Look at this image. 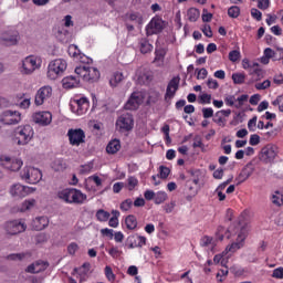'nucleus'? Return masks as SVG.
<instances>
[{"instance_id": "f257e3e1", "label": "nucleus", "mask_w": 283, "mask_h": 283, "mask_svg": "<svg viewBox=\"0 0 283 283\" xmlns=\"http://www.w3.org/2000/svg\"><path fill=\"white\" fill-rule=\"evenodd\" d=\"M235 231H233V226H231L229 229L226 230L224 227L219 226L217 228V232H216V239L219 240L220 242H222V240H224V238H227V240H229L231 238V235H235V233H238L237 237V242H233L232 244L228 245L222 253L220 254H216L213 258V262L214 264H222V266H224L227 260H229L230 255H233V253H235V251H240V249H242V247H244V241L247 240V237L249 235V229L247 228V226H243L240 228V224H238L235 228Z\"/></svg>"}, {"instance_id": "f03ea898", "label": "nucleus", "mask_w": 283, "mask_h": 283, "mask_svg": "<svg viewBox=\"0 0 283 283\" xmlns=\"http://www.w3.org/2000/svg\"><path fill=\"white\" fill-rule=\"evenodd\" d=\"M57 198L67 205H83L87 200V195L76 188H66L57 192Z\"/></svg>"}, {"instance_id": "7ed1b4c3", "label": "nucleus", "mask_w": 283, "mask_h": 283, "mask_svg": "<svg viewBox=\"0 0 283 283\" xmlns=\"http://www.w3.org/2000/svg\"><path fill=\"white\" fill-rule=\"evenodd\" d=\"M75 74L86 83H96L101 78V71L90 64H81L75 67Z\"/></svg>"}, {"instance_id": "20e7f679", "label": "nucleus", "mask_w": 283, "mask_h": 283, "mask_svg": "<svg viewBox=\"0 0 283 283\" xmlns=\"http://www.w3.org/2000/svg\"><path fill=\"white\" fill-rule=\"evenodd\" d=\"M34 138V128L30 125L18 126L13 132V139L17 145H28Z\"/></svg>"}, {"instance_id": "39448f33", "label": "nucleus", "mask_w": 283, "mask_h": 283, "mask_svg": "<svg viewBox=\"0 0 283 283\" xmlns=\"http://www.w3.org/2000/svg\"><path fill=\"white\" fill-rule=\"evenodd\" d=\"M65 70H67V61L64 59L53 60L48 66V77L51 81H56L59 76H63Z\"/></svg>"}, {"instance_id": "423d86ee", "label": "nucleus", "mask_w": 283, "mask_h": 283, "mask_svg": "<svg viewBox=\"0 0 283 283\" xmlns=\"http://www.w3.org/2000/svg\"><path fill=\"white\" fill-rule=\"evenodd\" d=\"M20 178L29 185H36L43 178V172L35 167H24L20 172Z\"/></svg>"}, {"instance_id": "0eeeda50", "label": "nucleus", "mask_w": 283, "mask_h": 283, "mask_svg": "<svg viewBox=\"0 0 283 283\" xmlns=\"http://www.w3.org/2000/svg\"><path fill=\"white\" fill-rule=\"evenodd\" d=\"M117 132L125 134L134 129V115L132 113H123L115 123Z\"/></svg>"}, {"instance_id": "6e6552de", "label": "nucleus", "mask_w": 283, "mask_h": 283, "mask_svg": "<svg viewBox=\"0 0 283 283\" xmlns=\"http://www.w3.org/2000/svg\"><path fill=\"white\" fill-rule=\"evenodd\" d=\"M165 30V22L160 15L151 18L149 23L146 25L147 36H154V34H160Z\"/></svg>"}, {"instance_id": "1a4fd4ad", "label": "nucleus", "mask_w": 283, "mask_h": 283, "mask_svg": "<svg viewBox=\"0 0 283 283\" xmlns=\"http://www.w3.org/2000/svg\"><path fill=\"white\" fill-rule=\"evenodd\" d=\"M66 136L72 147H80V145L85 143V130L82 128H71L67 130Z\"/></svg>"}, {"instance_id": "9d476101", "label": "nucleus", "mask_w": 283, "mask_h": 283, "mask_svg": "<svg viewBox=\"0 0 283 283\" xmlns=\"http://www.w3.org/2000/svg\"><path fill=\"white\" fill-rule=\"evenodd\" d=\"M277 147L273 144H268L261 149L260 158L265 165H271L277 158Z\"/></svg>"}, {"instance_id": "9b49d317", "label": "nucleus", "mask_w": 283, "mask_h": 283, "mask_svg": "<svg viewBox=\"0 0 283 283\" xmlns=\"http://www.w3.org/2000/svg\"><path fill=\"white\" fill-rule=\"evenodd\" d=\"M41 67V59L29 55L22 61V74H32L35 70Z\"/></svg>"}, {"instance_id": "f8f14e48", "label": "nucleus", "mask_w": 283, "mask_h": 283, "mask_svg": "<svg viewBox=\"0 0 283 283\" xmlns=\"http://www.w3.org/2000/svg\"><path fill=\"white\" fill-rule=\"evenodd\" d=\"M0 165L4 169H8V171H19V169H21V167H23V160L17 159V158H11L8 156H1Z\"/></svg>"}, {"instance_id": "ddd939ff", "label": "nucleus", "mask_w": 283, "mask_h": 283, "mask_svg": "<svg viewBox=\"0 0 283 283\" xmlns=\"http://www.w3.org/2000/svg\"><path fill=\"white\" fill-rule=\"evenodd\" d=\"M90 109V99L86 97H82L80 99H75L71 103V112L76 114L77 116H83Z\"/></svg>"}, {"instance_id": "4468645a", "label": "nucleus", "mask_w": 283, "mask_h": 283, "mask_svg": "<svg viewBox=\"0 0 283 283\" xmlns=\"http://www.w3.org/2000/svg\"><path fill=\"white\" fill-rule=\"evenodd\" d=\"M178 90H180V76H175L168 82V85L166 87V93H165L166 103H169V101H172V98H175Z\"/></svg>"}, {"instance_id": "2eb2a0df", "label": "nucleus", "mask_w": 283, "mask_h": 283, "mask_svg": "<svg viewBox=\"0 0 283 283\" xmlns=\"http://www.w3.org/2000/svg\"><path fill=\"white\" fill-rule=\"evenodd\" d=\"M52 98V86L46 85L39 88L35 94L34 103L36 107L43 105L45 101H50Z\"/></svg>"}, {"instance_id": "dca6fc26", "label": "nucleus", "mask_w": 283, "mask_h": 283, "mask_svg": "<svg viewBox=\"0 0 283 283\" xmlns=\"http://www.w3.org/2000/svg\"><path fill=\"white\" fill-rule=\"evenodd\" d=\"M3 125H17L21 123V113L17 111H4L0 117Z\"/></svg>"}, {"instance_id": "f3484780", "label": "nucleus", "mask_w": 283, "mask_h": 283, "mask_svg": "<svg viewBox=\"0 0 283 283\" xmlns=\"http://www.w3.org/2000/svg\"><path fill=\"white\" fill-rule=\"evenodd\" d=\"M10 193L13 198H25V196L32 193V188L21 184H14L11 186Z\"/></svg>"}, {"instance_id": "a211bd4d", "label": "nucleus", "mask_w": 283, "mask_h": 283, "mask_svg": "<svg viewBox=\"0 0 283 283\" xmlns=\"http://www.w3.org/2000/svg\"><path fill=\"white\" fill-rule=\"evenodd\" d=\"M27 227L25 223H21V221L14 220L6 223V231L9 235H17L18 233H23Z\"/></svg>"}, {"instance_id": "6ab92c4d", "label": "nucleus", "mask_w": 283, "mask_h": 283, "mask_svg": "<svg viewBox=\"0 0 283 283\" xmlns=\"http://www.w3.org/2000/svg\"><path fill=\"white\" fill-rule=\"evenodd\" d=\"M33 123H36V125H42V127L50 125V123H52V113L39 112L33 114Z\"/></svg>"}, {"instance_id": "aec40b11", "label": "nucleus", "mask_w": 283, "mask_h": 283, "mask_svg": "<svg viewBox=\"0 0 283 283\" xmlns=\"http://www.w3.org/2000/svg\"><path fill=\"white\" fill-rule=\"evenodd\" d=\"M1 43L7 46L17 45V43H19V31L13 30L3 33L1 36Z\"/></svg>"}, {"instance_id": "412c9836", "label": "nucleus", "mask_w": 283, "mask_h": 283, "mask_svg": "<svg viewBox=\"0 0 283 283\" xmlns=\"http://www.w3.org/2000/svg\"><path fill=\"white\" fill-rule=\"evenodd\" d=\"M128 249H142L147 244V238L138 234L129 235L127 238Z\"/></svg>"}, {"instance_id": "4be33fe9", "label": "nucleus", "mask_w": 283, "mask_h": 283, "mask_svg": "<svg viewBox=\"0 0 283 283\" xmlns=\"http://www.w3.org/2000/svg\"><path fill=\"white\" fill-rule=\"evenodd\" d=\"M143 103V97L140 96V93L134 92L127 103L125 104V109L135 111L138 107H140Z\"/></svg>"}, {"instance_id": "5701e85b", "label": "nucleus", "mask_w": 283, "mask_h": 283, "mask_svg": "<svg viewBox=\"0 0 283 283\" xmlns=\"http://www.w3.org/2000/svg\"><path fill=\"white\" fill-rule=\"evenodd\" d=\"M81 76H74V75H69L65 76L62 80V85L64 87V90H74V87H78V85H81Z\"/></svg>"}, {"instance_id": "b1692460", "label": "nucleus", "mask_w": 283, "mask_h": 283, "mask_svg": "<svg viewBox=\"0 0 283 283\" xmlns=\"http://www.w3.org/2000/svg\"><path fill=\"white\" fill-rule=\"evenodd\" d=\"M50 266L45 261H36L27 268L28 273H43Z\"/></svg>"}, {"instance_id": "393cba45", "label": "nucleus", "mask_w": 283, "mask_h": 283, "mask_svg": "<svg viewBox=\"0 0 283 283\" xmlns=\"http://www.w3.org/2000/svg\"><path fill=\"white\" fill-rule=\"evenodd\" d=\"M251 176H253V170L249 169L248 167L242 168V170L235 178L237 185L239 186L242 185V182H247V180H249Z\"/></svg>"}, {"instance_id": "a878e982", "label": "nucleus", "mask_w": 283, "mask_h": 283, "mask_svg": "<svg viewBox=\"0 0 283 283\" xmlns=\"http://www.w3.org/2000/svg\"><path fill=\"white\" fill-rule=\"evenodd\" d=\"M50 224L48 217H38L33 220L32 227L35 231H43Z\"/></svg>"}, {"instance_id": "bb28decb", "label": "nucleus", "mask_w": 283, "mask_h": 283, "mask_svg": "<svg viewBox=\"0 0 283 283\" xmlns=\"http://www.w3.org/2000/svg\"><path fill=\"white\" fill-rule=\"evenodd\" d=\"M123 81H125V75L123 72L116 71L109 77V85L111 87H118Z\"/></svg>"}, {"instance_id": "cd10ccee", "label": "nucleus", "mask_w": 283, "mask_h": 283, "mask_svg": "<svg viewBox=\"0 0 283 283\" xmlns=\"http://www.w3.org/2000/svg\"><path fill=\"white\" fill-rule=\"evenodd\" d=\"M196 196H198V188L192 186L191 180H188L186 184V199L191 202Z\"/></svg>"}, {"instance_id": "c85d7f7f", "label": "nucleus", "mask_w": 283, "mask_h": 283, "mask_svg": "<svg viewBox=\"0 0 283 283\" xmlns=\"http://www.w3.org/2000/svg\"><path fill=\"white\" fill-rule=\"evenodd\" d=\"M250 76H255V81H260L264 77V72L262 71L258 62H254L252 64V69H250Z\"/></svg>"}, {"instance_id": "c756f323", "label": "nucleus", "mask_w": 283, "mask_h": 283, "mask_svg": "<svg viewBox=\"0 0 283 283\" xmlns=\"http://www.w3.org/2000/svg\"><path fill=\"white\" fill-rule=\"evenodd\" d=\"M106 151L107 154H118L120 151V140L118 139H113L111 140L107 146H106Z\"/></svg>"}, {"instance_id": "7c9ffc66", "label": "nucleus", "mask_w": 283, "mask_h": 283, "mask_svg": "<svg viewBox=\"0 0 283 283\" xmlns=\"http://www.w3.org/2000/svg\"><path fill=\"white\" fill-rule=\"evenodd\" d=\"M139 50L142 54H149V52L154 50V45L149 43V40H147V38H142L139 40Z\"/></svg>"}, {"instance_id": "2f4dec72", "label": "nucleus", "mask_w": 283, "mask_h": 283, "mask_svg": "<svg viewBox=\"0 0 283 283\" xmlns=\"http://www.w3.org/2000/svg\"><path fill=\"white\" fill-rule=\"evenodd\" d=\"M125 224L128 231H134L138 227V219H136V216L129 214L125 219Z\"/></svg>"}, {"instance_id": "473e14b6", "label": "nucleus", "mask_w": 283, "mask_h": 283, "mask_svg": "<svg viewBox=\"0 0 283 283\" xmlns=\"http://www.w3.org/2000/svg\"><path fill=\"white\" fill-rule=\"evenodd\" d=\"M217 244L218 240L213 239V237L203 235L200 240V247H211L213 249Z\"/></svg>"}, {"instance_id": "72a5a7b5", "label": "nucleus", "mask_w": 283, "mask_h": 283, "mask_svg": "<svg viewBox=\"0 0 283 283\" xmlns=\"http://www.w3.org/2000/svg\"><path fill=\"white\" fill-rule=\"evenodd\" d=\"M187 17L188 21H190L191 23H196V21L200 19V10H198L197 8H190L187 11Z\"/></svg>"}, {"instance_id": "f704fd0d", "label": "nucleus", "mask_w": 283, "mask_h": 283, "mask_svg": "<svg viewBox=\"0 0 283 283\" xmlns=\"http://www.w3.org/2000/svg\"><path fill=\"white\" fill-rule=\"evenodd\" d=\"M112 213H109L108 211L104 210V209H98L96 211L95 218L98 222H107V220H109Z\"/></svg>"}, {"instance_id": "c9c22d12", "label": "nucleus", "mask_w": 283, "mask_h": 283, "mask_svg": "<svg viewBox=\"0 0 283 283\" xmlns=\"http://www.w3.org/2000/svg\"><path fill=\"white\" fill-rule=\"evenodd\" d=\"M232 81L234 85H242L247 81V74L244 73H233Z\"/></svg>"}, {"instance_id": "e433bc0d", "label": "nucleus", "mask_w": 283, "mask_h": 283, "mask_svg": "<svg viewBox=\"0 0 283 283\" xmlns=\"http://www.w3.org/2000/svg\"><path fill=\"white\" fill-rule=\"evenodd\" d=\"M54 171H63L67 165L63 159H55L52 165Z\"/></svg>"}, {"instance_id": "4c0bfd02", "label": "nucleus", "mask_w": 283, "mask_h": 283, "mask_svg": "<svg viewBox=\"0 0 283 283\" xmlns=\"http://www.w3.org/2000/svg\"><path fill=\"white\" fill-rule=\"evenodd\" d=\"M228 17L230 19H238L240 17V7L238 6H232L228 9Z\"/></svg>"}, {"instance_id": "58836bf2", "label": "nucleus", "mask_w": 283, "mask_h": 283, "mask_svg": "<svg viewBox=\"0 0 283 283\" xmlns=\"http://www.w3.org/2000/svg\"><path fill=\"white\" fill-rule=\"evenodd\" d=\"M155 205H163V202H165V200H167V192L165 191H158L157 193H155Z\"/></svg>"}, {"instance_id": "ea45409f", "label": "nucleus", "mask_w": 283, "mask_h": 283, "mask_svg": "<svg viewBox=\"0 0 283 283\" xmlns=\"http://www.w3.org/2000/svg\"><path fill=\"white\" fill-rule=\"evenodd\" d=\"M213 123L219 125V127H224L227 125V119H224V117L219 112H217L213 118Z\"/></svg>"}, {"instance_id": "a19ab883", "label": "nucleus", "mask_w": 283, "mask_h": 283, "mask_svg": "<svg viewBox=\"0 0 283 283\" xmlns=\"http://www.w3.org/2000/svg\"><path fill=\"white\" fill-rule=\"evenodd\" d=\"M134 206V201L132 199H126L124 200L120 206L119 209L122 211H129L132 209V207Z\"/></svg>"}, {"instance_id": "79ce46f5", "label": "nucleus", "mask_w": 283, "mask_h": 283, "mask_svg": "<svg viewBox=\"0 0 283 283\" xmlns=\"http://www.w3.org/2000/svg\"><path fill=\"white\" fill-rule=\"evenodd\" d=\"M200 105H211V94L203 93L199 96Z\"/></svg>"}, {"instance_id": "37998d69", "label": "nucleus", "mask_w": 283, "mask_h": 283, "mask_svg": "<svg viewBox=\"0 0 283 283\" xmlns=\"http://www.w3.org/2000/svg\"><path fill=\"white\" fill-rule=\"evenodd\" d=\"M105 276L108 280V282H114V280H116V274H114L112 266L109 265L105 266Z\"/></svg>"}, {"instance_id": "c03bdc74", "label": "nucleus", "mask_w": 283, "mask_h": 283, "mask_svg": "<svg viewBox=\"0 0 283 283\" xmlns=\"http://www.w3.org/2000/svg\"><path fill=\"white\" fill-rule=\"evenodd\" d=\"M169 174H171V170L167 166L159 167V176L163 180L169 178Z\"/></svg>"}, {"instance_id": "a18cd8bd", "label": "nucleus", "mask_w": 283, "mask_h": 283, "mask_svg": "<svg viewBox=\"0 0 283 283\" xmlns=\"http://www.w3.org/2000/svg\"><path fill=\"white\" fill-rule=\"evenodd\" d=\"M240 51L239 50H233L229 52V61L232 63H237V61H240Z\"/></svg>"}, {"instance_id": "49530a36", "label": "nucleus", "mask_w": 283, "mask_h": 283, "mask_svg": "<svg viewBox=\"0 0 283 283\" xmlns=\"http://www.w3.org/2000/svg\"><path fill=\"white\" fill-rule=\"evenodd\" d=\"M248 129L249 132H255V129H258V116L252 117L248 122Z\"/></svg>"}, {"instance_id": "de8ad7c7", "label": "nucleus", "mask_w": 283, "mask_h": 283, "mask_svg": "<svg viewBox=\"0 0 283 283\" xmlns=\"http://www.w3.org/2000/svg\"><path fill=\"white\" fill-rule=\"evenodd\" d=\"M274 107H279V112H283V95H279L273 102Z\"/></svg>"}, {"instance_id": "09e8293b", "label": "nucleus", "mask_w": 283, "mask_h": 283, "mask_svg": "<svg viewBox=\"0 0 283 283\" xmlns=\"http://www.w3.org/2000/svg\"><path fill=\"white\" fill-rule=\"evenodd\" d=\"M272 277H274L275 280H283V268H276L273 270L272 272Z\"/></svg>"}, {"instance_id": "8fccbe9b", "label": "nucleus", "mask_w": 283, "mask_h": 283, "mask_svg": "<svg viewBox=\"0 0 283 283\" xmlns=\"http://www.w3.org/2000/svg\"><path fill=\"white\" fill-rule=\"evenodd\" d=\"M80 52H81V51L78 50V48H77L76 45L71 44V45L69 46V54H70L73 59H76V57L78 56Z\"/></svg>"}, {"instance_id": "3c124183", "label": "nucleus", "mask_w": 283, "mask_h": 283, "mask_svg": "<svg viewBox=\"0 0 283 283\" xmlns=\"http://www.w3.org/2000/svg\"><path fill=\"white\" fill-rule=\"evenodd\" d=\"M271 6V0H259L258 8L259 10H269Z\"/></svg>"}, {"instance_id": "603ef678", "label": "nucleus", "mask_w": 283, "mask_h": 283, "mask_svg": "<svg viewBox=\"0 0 283 283\" xmlns=\"http://www.w3.org/2000/svg\"><path fill=\"white\" fill-rule=\"evenodd\" d=\"M254 87L255 90H269V87H271V82L265 80L262 83H256Z\"/></svg>"}, {"instance_id": "864d4df0", "label": "nucleus", "mask_w": 283, "mask_h": 283, "mask_svg": "<svg viewBox=\"0 0 283 283\" xmlns=\"http://www.w3.org/2000/svg\"><path fill=\"white\" fill-rule=\"evenodd\" d=\"M251 17L255 19V21H262V11L253 8L251 9Z\"/></svg>"}, {"instance_id": "5fc2aeb1", "label": "nucleus", "mask_w": 283, "mask_h": 283, "mask_svg": "<svg viewBox=\"0 0 283 283\" xmlns=\"http://www.w3.org/2000/svg\"><path fill=\"white\" fill-rule=\"evenodd\" d=\"M247 101H249V95L243 94V95L239 96V97L237 98V102H238V105H235L237 109H238L239 107H242V105H244V103H247Z\"/></svg>"}, {"instance_id": "6e6d98bb", "label": "nucleus", "mask_w": 283, "mask_h": 283, "mask_svg": "<svg viewBox=\"0 0 283 283\" xmlns=\"http://www.w3.org/2000/svg\"><path fill=\"white\" fill-rule=\"evenodd\" d=\"M249 143L252 147H255V145H260V135L258 134L251 135Z\"/></svg>"}, {"instance_id": "4d7b16f0", "label": "nucleus", "mask_w": 283, "mask_h": 283, "mask_svg": "<svg viewBox=\"0 0 283 283\" xmlns=\"http://www.w3.org/2000/svg\"><path fill=\"white\" fill-rule=\"evenodd\" d=\"M34 205H36V200H34V199L25 200L23 202L22 209H24V211H28V209H32V207H34Z\"/></svg>"}, {"instance_id": "13d9d810", "label": "nucleus", "mask_w": 283, "mask_h": 283, "mask_svg": "<svg viewBox=\"0 0 283 283\" xmlns=\"http://www.w3.org/2000/svg\"><path fill=\"white\" fill-rule=\"evenodd\" d=\"M128 187H129V191H132L134 188L138 187V179L136 177H129L128 178Z\"/></svg>"}, {"instance_id": "bf43d9fd", "label": "nucleus", "mask_w": 283, "mask_h": 283, "mask_svg": "<svg viewBox=\"0 0 283 283\" xmlns=\"http://www.w3.org/2000/svg\"><path fill=\"white\" fill-rule=\"evenodd\" d=\"M120 250H118V248H111L109 250H108V255L111 256V258H120Z\"/></svg>"}, {"instance_id": "052dcab7", "label": "nucleus", "mask_w": 283, "mask_h": 283, "mask_svg": "<svg viewBox=\"0 0 283 283\" xmlns=\"http://www.w3.org/2000/svg\"><path fill=\"white\" fill-rule=\"evenodd\" d=\"M207 85L209 90H218V87H220V84H218V81L213 78H209L207 82Z\"/></svg>"}, {"instance_id": "680f3d73", "label": "nucleus", "mask_w": 283, "mask_h": 283, "mask_svg": "<svg viewBox=\"0 0 283 283\" xmlns=\"http://www.w3.org/2000/svg\"><path fill=\"white\" fill-rule=\"evenodd\" d=\"M203 118H212L213 116V108L207 107L202 108Z\"/></svg>"}, {"instance_id": "e2e57ef3", "label": "nucleus", "mask_w": 283, "mask_h": 283, "mask_svg": "<svg viewBox=\"0 0 283 283\" xmlns=\"http://www.w3.org/2000/svg\"><path fill=\"white\" fill-rule=\"evenodd\" d=\"M67 251H69L70 255H74L76 253V251H78V244H76L75 242H72L67 247Z\"/></svg>"}, {"instance_id": "0e129e2a", "label": "nucleus", "mask_w": 283, "mask_h": 283, "mask_svg": "<svg viewBox=\"0 0 283 283\" xmlns=\"http://www.w3.org/2000/svg\"><path fill=\"white\" fill-rule=\"evenodd\" d=\"M230 271H231V273H233L237 276L244 275V269H242V268L232 266L230 269Z\"/></svg>"}, {"instance_id": "69168bd1", "label": "nucleus", "mask_w": 283, "mask_h": 283, "mask_svg": "<svg viewBox=\"0 0 283 283\" xmlns=\"http://www.w3.org/2000/svg\"><path fill=\"white\" fill-rule=\"evenodd\" d=\"M209 74V72L207 71V69H200L197 73V78L205 81V77Z\"/></svg>"}, {"instance_id": "338daca9", "label": "nucleus", "mask_w": 283, "mask_h": 283, "mask_svg": "<svg viewBox=\"0 0 283 283\" xmlns=\"http://www.w3.org/2000/svg\"><path fill=\"white\" fill-rule=\"evenodd\" d=\"M264 56L268 59H274L275 57V51L271 48H266L263 52Z\"/></svg>"}, {"instance_id": "774afa93", "label": "nucleus", "mask_w": 283, "mask_h": 283, "mask_svg": "<svg viewBox=\"0 0 283 283\" xmlns=\"http://www.w3.org/2000/svg\"><path fill=\"white\" fill-rule=\"evenodd\" d=\"M273 83H275V85H283V74L274 75Z\"/></svg>"}]
</instances>
